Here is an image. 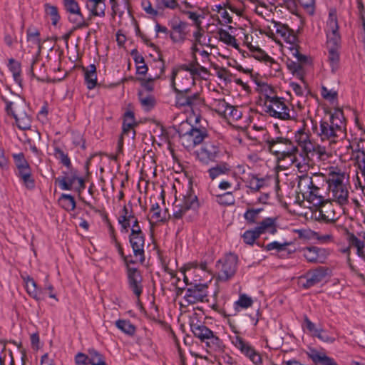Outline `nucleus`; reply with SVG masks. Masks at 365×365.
Masks as SVG:
<instances>
[{"label":"nucleus","mask_w":365,"mask_h":365,"mask_svg":"<svg viewBox=\"0 0 365 365\" xmlns=\"http://www.w3.org/2000/svg\"><path fill=\"white\" fill-rule=\"evenodd\" d=\"M116 327L123 333L132 336L135 332V327L129 320L119 319L115 322Z\"/></svg>","instance_id":"nucleus-51"},{"label":"nucleus","mask_w":365,"mask_h":365,"mask_svg":"<svg viewBox=\"0 0 365 365\" xmlns=\"http://www.w3.org/2000/svg\"><path fill=\"white\" fill-rule=\"evenodd\" d=\"M263 210L262 208L257 209H247L244 213L243 217L247 223L254 224L257 222L259 213Z\"/></svg>","instance_id":"nucleus-53"},{"label":"nucleus","mask_w":365,"mask_h":365,"mask_svg":"<svg viewBox=\"0 0 365 365\" xmlns=\"http://www.w3.org/2000/svg\"><path fill=\"white\" fill-rule=\"evenodd\" d=\"M302 127L296 131L294 139L306 154L314 150V143L311 140L309 130L305 128V122L302 121Z\"/></svg>","instance_id":"nucleus-21"},{"label":"nucleus","mask_w":365,"mask_h":365,"mask_svg":"<svg viewBox=\"0 0 365 365\" xmlns=\"http://www.w3.org/2000/svg\"><path fill=\"white\" fill-rule=\"evenodd\" d=\"M138 98L145 110L148 111L151 110L155 105V97L152 94L143 91H140L138 92Z\"/></svg>","instance_id":"nucleus-41"},{"label":"nucleus","mask_w":365,"mask_h":365,"mask_svg":"<svg viewBox=\"0 0 365 365\" xmlns=\"http://www.w3.org/2000/svg\"><path fill=\"white\" fill-rule=\"evenodd\" d=\"M232 344L242 354L248 358L254 364L262 365V359L261 354L247 341L243 339L235 332V335L231 337Z\"/></svg>","instance_id":"nucleus-11"},{"label":"nucleus","mask_w":365,"mask_h":365,"mask_svg":"<svg viewBox=\"0 0 365 365\" xmlns=\"http://www.w3.org/2000/svg\"><path fill=\"white\" fill-rule=\"evenodd\" d=\"M56 181L59 183L60 188L63 190L73 189L80 194L85 188L84 180L78 177L76 172H71L70 174L58 178Z\"/></svg>","instance_id":"nucleus-14"},{"label":"nucleus","mask_w":365,"mask_h":365,"mask_svg":"<svg viewBox=\"0 0 365 365\" xmlns=\"http://www.w3.org/2000/svg\"><path fill=\"white\" fill-rule=\"evenodd\" d=\"M190 327L194 336L202 342H204L212 332V331L203 324H191Z\"/></svg>","instance_id":"nucleus-39"},{"label":"nucleus","mask_w":365,"mask_h":365,"mask_svg":"<svg viewBox=\"0 0 365 365\" xmlns=\"http://www.w3.org/2000/svg\"><path fill=\"white\" fill-rule=\"evenodd\" d=\"M258 90L261 94V99L263 103H268L277 97L274 88L267 83H259Z\"/></svg>","instance_id":"nucleus-37"},{"label":"nucleus","mask_w":365,"mask_h":365,"mask_svg":"<svg viewBox=\"0 0 365 365\" xmlns=\"http://www.w3.org/2000/svg\"><path fill=\"white\" fill-rule=\"evenodd\" d=\"M86 7L90 12L88 19L93 16L104 17L106 15V0H86Z\"/></svg>","instance_id":"nucleus-25"},{"label":"nucleus","mask_w":365,"mask_h":365,"mask_svg":"<svg viewBox=\"0 0 365 365\" xmlns=\"http://www.w3.org/2000/svg\"><path fill=\"white\" fill-rule=\"evenodd\" d=\"M27 40L33 46H36L40 52L41 49V42L40 39V33L36 29H28L27 31Z\"/></svg>","instance_id":"nucleus-52"},{"label":"nucleus","mask_w":365,"mask_h":365,"mask_svg":"<svg viewBox=\"0 0 365 365\" xmlns=\"http://www.w3.org/2000/svg\"><path fill=\"white\" fill-rule=\"evenodd\" d=\"M325 181L328 184V189L336 187L344 186L349 184V178L346 173L339 168L331 167Z\"/></svg>","instance_id":"nucleus-19"},{"label":"nucleus","mask_w":365,"mask_h":365,"mask_svg":"<svg viewBox=\"0 0 365 365\" xmlns=\"http://www.w3.org/2000/svg\"><path fill=\"white\" fill-rule=\"evenodd\" d=\"M325 31L327 38V45L340 46L341 36L339 31L337 14L335 9H329Z\"/></svg>","instance_id":"nucleus-12"},{"label":"nucleus","mask_w":365,"mask_h":365,"mask_svg":"<svg viewBox=\"0 0 365 365\" xmlns=\"http://www.w3.org/2000/svg\"><path fill=\"white\" fill-rule=\"evenodd\" d=\"M255 229L259 236L265 233L274 235L277 232L276 219L272 217L264 218L258 223Z\"/></svg>","instance_id":"nucleus-30"},{"label":"nucleus","mask_w":365,"mask_h":365,"mask_svg":"<svg viewBox=\"0 0 365 365\" xmlns=\"http://www.w3.org/2000/svg\"><path fill=\"white\" fill-rule=\"evenodd\" d=\"M202 74H208V70L197 62L181 64L173 68L170 85L175 92H189L195 78Z\"/></svg>","instance_id":"nucleus-1"},{"label":"nucleus","mask_w":365,"mask_h":365,"mask_svg":"<svg viewBox=\"0 0 365 365\" xmlns=\"http://www.w3.org/2000/svg\"><path fill=\"white\" fill-rule=\"evenodd\" d=\"M272 25L273 26V29H271V27L269 26V29H270V34L269 36L274 35V30L276 34L279 35L287 44L289 55L290 56H297L299 60L305 61L306 56L302 54L299 51L297 37L294 34V31L289 29L287 25L278 21H272Z\"/></svg>","instance_id":"nucleus-5"},{"label":"nucleus","mask_w":365,"mask_h":365,"mask_svg":"<svg viewBox=\"0 0 365 365\" xmlns=\"http://www.w3.org/2000/svg\"><path fill=\"white\" fill-rule=\"evenodd\" d=\"M155 7L159 11V15L162 14L165 9H175L179 6L178 0H155Z\"/></svg>","instance_id":"nucleus-49"},{"label":"nucleus","mask_w":365,"mask_h":365,"mask_svg":"<svg viewBox=\"0 0 365 365\" xmlns=\"http://www.w3.org/2000/svg\"><path fill=\"white\" fill-rule=\"evenodd\" d=\"M31 72L32 76L39 81H44L46 78L44 63L37 58L34 59L31 63Z\"/></svg>","instance_id":"nucleus-38"},{"label":"nucleus","mask_w":365,"mask_h":365,"mask_svg":"<svg viewBox=\"0 0 365 365\" xmlns=\"http://www.w3.org/2000/svg\"><path fill=\"white\" fill-rule=\"evenodd\" d=\"M156 68L158 69L159 72L156 73L153 76H150L147 80H143L142 81V86L145 89V92L150 93L153 90L154 85L153 82L155 80L160 78L162 74L165 71V64L163 61H158L156 62Z\"/></svg>","instance_id":"nucleus-31"},{"label":"nucleus","mask_w":365,"mask_h":365,"mask_svg":"<svg viewBox=\"0 0 365 365\" xmlns=\"http://www.w3.org/2000/svg\"><path fill=\"white\" fill-rule=\"evenodd\" d=\"M204 104V99L197 92L189 94L187 107H190L193 110H198Z\"/></svg>","instance_id":"nucleus-50"},{"label":"nucleus","mask_w":365,"mask_h":365,"mask_svg":"<svg viewBox=\"0 0 365 365\" xmlns=\"http://www.w3.org/2000/svg\"><path fill=\"white\" fill-rule=\"evenodd\" d=\"M217 202L222 205H232L235 202V197L232 192H227L221 195H217Z\"/></svg>","instance_id":"nucleus-56"},{"label":"nucleus","mask_w":365,"mask_h":365,"mask_svg":"<svg viewBox=\"0 0 365 365\" xmlns=\"http://www.w3.org/2000/svg\"><path fill=\"white\" fill-rule=\"evenodd\" d=\"M323 250L317 247H307L301 250L303 257L310 263H322L323 259L321 257V252Z\"/></svg>","instance_id":"nucleus-29"},{"label":"nucleus","mask_w":365,"mask_h":365,"mask_svg":"<svg viewBox=\"0 0 365 365\" xmlns=\"http://www.w3.org/2000/svg\"><path fill=\"white\" fill-rule=\"evenodd\" d=\"M238 266V257L234 254H228L225 258L217 262V277L220 282H227L235 275Z\"/></svg>","instance_id":"nucleus-10"},{"label":"nucleus","mask_w":365,"mask_h":365,"mask_svg":"<svg viewBox=\"0 0 365 365\" xmlns=\"http://www.w3.org/2000/svg\"><path fill=\"white\" fill-rule=\"evenodd\" d=\"M355 166L365 178V151L358 149L354 151Z\"/></svg>","instance_id":"nucleus-47"},{"label":"nucleus","mask_w":365,"mask_h":365,"mask_svg":"<svg viewBox=\"0 0 365 365\" xmlns=\"http://www.w3.org/2000/svg\"><path fill=\"white\" fill-rule=\"evenodd\" d=\"M348 241L349 246L344 250V252H349L351 247H354L356 250V255L362 258L365 259V243L364 242L359 240L354 234H350L348 237Z\"/></svg>","instance_id":"nucleus-33"},{"label":"nucleus","mask_w":365,"mask_h":365,"mask_svg":"<svg viewBox=\"0 0 365 365\" xmlns=\"http://www.w3.org/2000/svg\"><path fill=\"white\" fill-rule=\"evenodd\" d=\"M24 281L26 290L30 297L38 302L44 299L43 290L37 288V284L32 277L29 276L24 277Z\"/></svg>","instance_id":"nucleus-27"},{"label":"nucleus","mask_w":365,"mask_h":365,"mask_svg":"<svg viewBox=\"0 0 365 365\" xmlns=\"http://www.w3.org/2000/svg\"><path fill=\"white\" fill-rule=\"evenodd\" d=\"M130 212L128 211L127 207L124 206L122 210V214L118 217V222L121 225L122 229L125 232H128V228L130 226V223L127 222L128 221L127 218H128V214Z\"/></svg>","instance_id":"nucleus-61"},{"label":"nucleus","mask_w":365,"mask_h":365,"mask_svg":"<svg viewBox=\"0 0 365 365\" xmlns=\"http://www.w3.org/2000/svg\"><path fill=\"white\" fill-rule=\"evenodd\" d=\"M136 125L134 113L132 111H126L124 114L123 123L122 126V134L118 142V152H121L123 149V137L124 135H130L132 138L135 136L134 127Z\"/></svg>","instance_id":"nucleus-22"},{"label":"nucleus","mask_w":365,"mask_h":365,"mask_svg":"<svg viewBox=\"0 0 365 365\" xmlns=\"http://www.w3.org/2000/svg\"><path fill=\"white\" fill-rule=\"evenodd\" d=\"M349 185L328 189V197L339 205H344L349 202Z\"/></svg>","instance_id":"nucleus-23"},{"label":"nucleus","mask_w":365,"mask_h":365,"mask_svg":"<svg viewBox=\"0 0 365 365\" xmlns=\"http://www.w3.org/2000/svg\"><path fill=\"white\" fill-rule=\"evenodd\" d=\"M327 269L323 267H319L314 269L309 270L304 275L299 277V283L302 287L306 289L314 287L325 279L327 274Z\"/></svg>","instance_id":"nucleus-13"},{"label":"nucleus","mask_w":365,"mask_h":365,"mask_svg":"<svg viewBox=\"0 0 365 365\" xmlns=\"http://www.w3.org/2000/svg\"><path fill=\"white\" fill-rule=\"evenodd\" d=\"M321 95L324 99L331 103H334L336 101L338 96V93L334 89H328L325 86L322 87Z\"/></svg>","instance_id":"nucleus-59"},{"label":"nucleus","mask_w":365,"mask_h":365,"mask_svg":"<svg viewBox=\"0 0 365 365\" xmlns=\"http://www.w3.org/2000/svg\"><path fill=\"white\" fill-rule=\"evenodd\" d=\"M68 19L74 24V29H83L89 26L88 21L85 19L81 11L69 14Z\"/></svg>","instance_id":"nucleus-42"},{"label":"nucleus","mask_w":365,"mask_h":365,"mask_svg":"<svg viewBox=\"0 0 365 365\" xmlns=\"http://www.w3.org/2000/svg\"><path fill=\"white\" fill-rule=\"evenodd\" d=\"M126 262L127 266V278L129 289L133 292L137 298H139L143 293V277L140 272L135 268L132 267L128 264V262Z\"/></svg>","instance_id":"nucleus-15"},{"label":"nucleus","mask_w":365,"mask_h":365,"mask_svg":"<svg viewBox=\"0 0 365 365\" xmlns=\"http://www.w3.org/2000/svg\"><path fill=\"white\" fill-rule=\"evenodd\" d=\"M317 135L322 141H328L329 144L343 139L346 135V128L342 110L336 108L329 113L328 118L322 119Z\"/></svg>","instance_id":"nucleus-2"},{"label":"nucleus","mask_w":365,"mask_h":365,"mask_svg":"<svg viewBox=\"0 0 365 365\" xmlns=\"http://www.w3.org/2000/svg\"><path fill=\"white\" fill-rule=\"evenodd\" d=\"M317 205L319 208L315 211L314 215L319 221L332 223L339 218V215L336 213L334 205L331 203L325 201Z\"/></svg>","instance_id":"nucleus-17"},{"label":"nucleus","mask_w":365,"mask_h":365,"mask_svg":"<svg viewBox=\"0 0 365 365\" xmlns=\"http://www.w3.org/2000/svg\"><path fill=\"white\" fill-rule=\"evenodd\" d=\"M292 57L296 59V61L288 58L286 62L287 67L294 76L299 79H302L304 76L303 66L309 63V59L307 56L305 61L299 60L297 56Z\"/></svg>","instance_id":"nucleus-26"},{"label":"nucleus","mask_w":365,"mask_h":365,"mask_svg":"<svg viewBox=\"0 0 365 365\" xmlns=\"http://www.w3.org/2000/svg\"><path fill=\"white\" fill-rule=\"evenodd\" d=\"M198 206L197 197L193 193L190 187H187L178 198L175 196V201L173 204V217L176 219H182L185 217L187 220L191 219V215L195 214V210Z\"/></svg>","instance_id":"nucleus-4"},{"label":"nucleus","mask_w":365,"mask_h":365,"mask_svg":"<svg viewBox=\"0 0 365 365\" xmlns=\"http://www.w3.org/2000/svg\"><path fill=\"white\" fill-rule=\"evenodd\" d=\"M292 245L291 242H279L277 241L272 242L267 244L265 247L266 250L271 251L275 250L277 252H280L283 251H286L287 250V247Z\"/></svg>","instance_id":"nucleus-55"},{"label":"nucleus","mask_w":365,"mask_h":365,"mask_svg":"<svg viewBox=\"0 0 365 365\" xmlns=\"http://www.w3.org/2000/svg\"><path fill=\"white\" fill-rule=\"evenodd\" d=\"M180 143L186 149H191L200 144L207 137L205 128L193 127L187 121L180 123L178 130Z\"/></svg>","instance_id":"nucleus-6"},{"label":"nucleus","mask_w":365,"mask_h":365,"mask_svg":"<svg viewBox=\"0 0 365 365\" xmlns=\"http://www.w3.org/2000/svg\"><path fill=\"white\" fill-rule=\"evenodd\" d=\"M263 111L269 117L281 120H294L285 98L277 97L268 103H263Z\"/></svg>","instance_id":"nucleus-9"},{"label":"nucleus","mask_w":365,"mask_h":365,"mask_svg":"<svg viewBox=\"0 0 365 365\" xmlns=\"http://www.w3.org/2000/svg\"><path fill=\"white\" fill-rule=\"evenodd\" d=\"M220 149L217 143L213 142L205 143L197 152V157L202 163L207 164L214 161L218 157Z\"/></svg>","instance_id":"nucleus-18"},{"label":"nucleus","mask_w":365,"mask_h":365,"mask_svg":"<svg viewBox=\"0 0 365 365\" xmlns=\"http://www.w3.org/2000/svg\"><path fill=\"white\" fill-rule=\"evenodd\" d=\"M54 155L56 158L60 160L61 163L66 166L67 168H69L71 165L70 158H68V155L66 154L61 148H56L54 150Z\"/></svg>","instance_id":"nucleus-62"},{"label":"nucleus","mask_w":365,"mask_h":365,"mask_svg":"<svg viewBox=\"0 0 365 365\" xmlns=\"http://www.w3.org/2000/svg\"><path fill=\"white\" fill-rule=\"evenodd\" d=\"M45 11H46V15L50 16V18L52 21V24L53 25H56L60 18L58 13L57 8L54 6L46 4L45 5Z\"/></svg>","instance_id":"nucleus-60"},{"label":"nucleus","mask_w":365,"mask_h":365,"mask_svg":"<svg viewBox=\"0 0 365 365\" xmlns=\"http://www.w3.org/2000/svg\"><path fill=\"white\" fill-rule=\"evenodd\" d=\"M186 26L187 24L182 21L171 24L170 38L174 43H182L185 41L187 36Z\"/></svg>","instance_id":"nucleus-24"},{"label":"nucleus","mask_w":365,"mask_h":365,"mask_svg":"<svg viewBox=\"0 0 365 365\" xmlns=\"http://www.w3.org/2000/svg\"><path fill=\"white\" fill-rule=\"evenodd\" d=\"M260 236L256 231V230L252 229L246 230L242 235V238L243 240L244 243L248 245H253L257 239H258Z\"/></svg>","instance_id":"nucleus-54"},{"label":"nucleus","mask_w":365,"mask_h":365,"mask_svg":"<svg viewBox=\"0 0 365 365\" xmlns=\"http://www.w3.org/2000/svg\"><path fill=\"white\" fill-rule=\"evenodd\" d=\"M4 101L6 113L13 116L18 128L21 130L29 129L31 127V118L26 112L28 107L24 101L17 99L16 101H9L4 99Z\"/></svg>","instance_id":"nucleus-7"},{"label":"nucleus","mask_w":365,"mask_h":365,"mask_svg":"<svg viewBox=\"0 0 365 365\" xmlns=\"http://www.w3.org/2000/svg\"><path fill=\"white\" fill-rule=\"evenodd\" d=\"M207 284H195L186 290L184 299L187 304H193L204 302L208 295Z\"/></svg>","instance_id":"nucleus-16"},{"label":"nucleus","mask_w":365,"mask_h":365,"mask_svg":"<svg viewBox=\"0 0 365 365\" xmlns=\"http://www.w3.org/2000/svg\"><path fill=\"white\" fill-rule=\"evenodd\" d=\"M129 241L133 248L134 256L138 259L140 262H143L145 260V236L143 233H136L133 230L131 232Z\"/></svg>","instance_id":"nucleus-20"},{"label":"nucleus","mask_w":365,"mask_h":365,"mask_svg":"<svg viewBox=\"0 0 365 365\" xmlns=\"http://www.w3.org/2000/svg\"><path fill=\"white\" fill-rule=\"evenodd\" d=\"M308 356L317 365H338L333 358L314 349L309 350Z\"/></svg>","instance_id":"nucleus-28"},{"label":"nucleus","mask_w":365,"mask_h":365,"mask_svg":"<svg viewBox=\"0 0 365 365\" xmlns=\"http://www.w3.org/2000/svg\"><path fill=\"white\" fill-rule=\"evenodd\" d=\"M253 303L254 302L252 297H249L246 294H240L238 299L234 302L233 306L235 313L233 314L235 315L242 310L251 307L253 305Z\"/></svg>","instance_id":"nucleus-35"},{"label":"nucleus","mask_w":365,"mask_h":365,"mask_svg":"<svg viewBox=\"0 0 365 365\" xmlns=\"http://www.w3.org/2000/svg\"><path fill=\"white\" fill-rule=\"evenodd\" d=\"M230 106L224 99H213L210 103L212 109L223 118L226 116Z\"/></svg>","instance_id":"nucleus-44"},{"label":"nucleus","mask_w":365,"mask_h":365,"mask_svg":"<svg viewBox=\"0 0 365 365\" xmlns=\"http://www.w3.org/2000/svg\"><path fill=\"white\" fill-rule=\"evenodd\" d=\"M84 72V80L87 88L89 90L93 89L97 85L96 67L94 64H91L88 67L83 68Z\"/></svg>","instance_id":"nucleus-32"},{"label":"nucleus","mask_w":365,"mask_h":365,"mask_svg":"<svg viewBox=\"0 0 365 365\" xmlns=\"http://www.w3.org/2000/svg\"><path fill=\"white\" fill-rule=\"evenodd\" d=\"M194 42L197 43L200 46H207L210 39L207 41L205 36V32L202 27L197 28L196 31L193 32Z\"/></svg>","instance_id":"nucleus-57"},{"label":"nucleus","mask_w":365,"mask_h":365,"mask_svg":"<svg viewBox=\"0 0 365 365\" xmlns=\"http://www.w3.org/2000/svg\"><path fill=\"white\" fill-rule=\"evenodd\" d=\"M307 155V154L305 155H299V157H297L295 155H294L292 158L289 159V160L296 168H297L300 173L306 172L310 168V160Z\"/></svg>","instance_id":"nucleus-40"},{"label":"nucleus","mask_w":365,"mask_h":365,"mask_svg":"<svg viewBox=\"0 0 365 365\" xmlns=\"http://www.w3.org/2000/svg\"><path fill=\"white\" fill-rule=\"evenodd\" d=\"M324 182L325 180L322 175H303L299 177L297 188L305 200L314 205H317L327 201L322 187Z\"/></svg>","instance_id":"nucleus-3"},{"label":"nucleus","mask_w":365,"mask_h":365,"mask_svg":"<svg viewBox=\"0 0 365 365\" xmlns=\"http://www.w3.org/2000/svg\"><path fill=\"white\" fill-rule=\"evenodd\" d=\"M58 203L66 211H73L76 207L74 197L69 194H61L58 199Z\"/></svg>","instance_id":"nucleus-46"},{"label":"nucleus","mask_w":365,"mask_h":365,"mask_svg":"<svg viewBox=\"0 0 365 365\" xmlns=\"http://www.w3.org/2000/svg\"><path fill=\"white\" fill-rule=\"evenodd\" d=\"M9 69L12 73V76L15 82L21 86L22 78H21V64L17 61L14 58H10L9 60Z\"/></svg>","instance_id":"nucleus-43"},{"label":"nucleus","mask_w":365,"mask_h":365,"mask_svg":"<svg viewBox=\"0 0 365 365\" xmlns=\"http://www.w3.org/2000/svg\"><path fill=\"white\" fill-rule=\"evenodd\" d=\"M88 356L89 359V364H98L105 361L104 357L94 349L89 350Z\"/></svg>","instance_id":"nucleus-64"},{"label":"nucleus","mask_w":365,"mask_h":365,"mask_svg":"<svg viewBox=\"0 0 365 365\" xmlns=\"http://www.w3.org/2000/svg\"><path fill=\"white\" fill-rule=\"evenodd\" d=\"M204 342L210 353H220L223 350L222 340L213 331Z\"/></svg>","instance_id":"nucleus-34"},{"label":"nucleus","mask_w":365,"mask_h":365,"mask_svg":"<svg viewBox=\"0 0 365 365\" xmlns=\"http://www.w3.org/2000/svg\"><path fill=\"white\" fill-rule=\"evenodd\" d=\"M340 46H332L327 45L328 48V61L331 68L332 72H335L339 66V48Z\"/></svg>","instance_id":"nucleus-36"},{"label":"nucleus","mask_w":365,"mask_h":365,"mask_svg":"<svg viewBox=\"0 0 365 365\" xmlns=\"http://www.w3.org/2000/svg\"><path fill=\"white\" fill-rule=\"evenodd\" d=\"M266 145L269 151L274 155L279 161L292 158L298 150L297 147L291 140L282 137L267 140Z\"/></svg>","instance_id":"nucleus-8"},{"label":"nucleus","mask_w":365,"mask_h":365,"mask_svg":"<svg viewBox=\"0 0 365 365\" xmlns=\"http://www.w3.org/2000/svg\"><path fill=\"white\" fill-rule=\"evenodd\" d=\"M218 36L220 41L225 43L230 46H237L235 36H232L228 31L220 29L218 31Z\"/></svg>","instance_id":"nucleus-58"},{"label":"nucleus","mask_w":365,"mask_h":365,"mask_svg":"<svg viewBox=\"0 0 365 365\" xmlns=\"http://www.w3.org/2000/svg\"><path fill=\"white\" fill-rule=\"evenodd\" d=\"M247 186L251 192H256L267 186V182L264 178H258L256 176H252L248 180Z\"/></svg>","instance_id":"nucleus-48"},{"label":"nucleus","mask_w":365,"mask_h":365,"mask_svg":"<svg viewBox=\"0 0 365 365\" xmlns=\"http://www.w3.org/2000/svg\"><path fill=\"white\" fill-rule=\"evenodd\" d=\"M12 157L17 169L24 168V167L29 165L22 153L13 154Z\"/></svg>","instance_id":"nucleus-63"},{"label":"nucleus","mask_w":365,"mask_h":365,"mask_svg":"<svg viewBox=\"0 0 365 365\" xmlns=\"http://www.w3.org/2000/svg\"><path fill=\"white\" fill-rule=\"evenodd\" d=\"M230 171V168L227 163L217 164L215 166L208 170V174L212 180H215L222 175L227 174Z\"/></svg>","instance_id":"nucleus-45"}]
</instances>
